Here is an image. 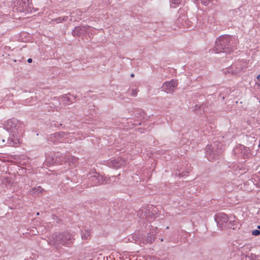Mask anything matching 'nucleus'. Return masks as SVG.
Returning a JSON list of instances; mask_svg holds the SVG:
<instances>
[{
  "instance_id": "obj_18",
  "label": "nucleus",
  "mask_w": 260,
  "mask_h": 260,
  "mask_svg": "<svg viewBox=\"0 0 260 260\" xmlns=\"http://www.w3.org/2000/svg\"><path fill=\"white\" fill-rule=\"evenodd\" d=\"M99 180L100 181V185L107 184L110 183V178L107 176H103L99 174Z\"/></svg>"
},
{
  "instance_id": "obj_33",
  "label": "nucleus",
  "mask_w": 260,
  "mask_h": 260,
  "mask_svg": "<svg viewBox=\"0 0 260 260\" xmlns=\"http://www.w3.org/2000/svg\"><path fill=\"white\" fill-rule=\"evenodd\" d=\"M226 72L230 73H234L233 71H231V69H229L227 70V71L225 72V73H226Z\"/></svg>"
},
{
  "instance_id": "obj_2",
  "label": "nucleus",
  "mask_w": 260,
  "mask_h": 260,
  "mask_svg": "<svg viewBox=\"0 0 260 260\" xmlns=\"http://www.w3.org/2000/svg\"><path fill=\"white\" fill-rule=\"evenodd\" d=\"M75 239L71 233L64 232L54 233L48 238V243L52 246L57 248L60 245L70 246L72 245Z\"/></svg>"
},
{
  "instance_id": "obj_37",
  "label": "nucleus",
  "mask_w": 260,
  "mask_h": 260,
  "mask_svg": "<svg viewBox=\"0 0 260 260\" xmlns=\"http://www.w3.org/2000/svg\"><path fill=\"white\" fill-rule=\"evenodd\" d=\"M130 76H131V77H134L135 76V75H134V73H132V74H131Z\"/></svg>"
},
{
  "instance_id": "obj_8",
  "label": "nucleus",
  "mask_w": 260,
  "mask_h": 260,
  "mask_svg": "<svg viewBox=\"0 0 260 260\" xmlns=\"http://www.w3.org/2000/svg\"><path fill=\"white\" fill-rule=\"evenodd\" d=\"M143 213L148 221L155 219L159 215L157 208L152 205L148 206L144 211H143Z\"/></svg>"
},
{
  "instance_id": "obj_29",
  "label": "nucleus",
  "mask_w": 260,
  "mask_h": 260,
  "mask_svg": "<svg viewBox=\"0 0 260 260\" xmlns=\"http://www.w3.org/2000/svg\"><path fill=\"white\" fill-rule=\"evenodd\" d=\"M180 0H171L172 4L176 6L178 5L180 3Z\"/></svg>"
},
{
  "instance_id": "obj_21",
  "label": "nucleus",
  "mask_w": 260,
  "mask_h": 260,
  "mask_svg": "<svg viewBox=\"0 0 260 260\" xmlns=\"http://www.w3.org/2000/svg\"><path fill=\"white\" fill-rule=\"evenodd\" d=\"M155 240V236L153 233H149L146 237L145 241L147 243H152Z\"/></svg>"
},
{
  "instance_id": "obj_6",
  "label": "nucleus",
  "mask_w": 260,
  "mask_h": 260,
  "mask_svg": "<svg viewBox=\"0 0 260 260\" xmlns=\"http://www.w3.org/2000/svg\"><path fill=\"white\" fill-rule=\"evenodd\" d=\"M177 80L172 79L169 81L164 82L161 86V90L167 93L173 94L178 86Z\"/></svg>"
},
{
  "instance_id": "obj_20",
  "label": "nucleus",
  "mask_w": 260,
  "mask_h": 260,
  "mask_svg": "<svg viewBox=\"0 0 260 260\" xmlns=\"http://www.w3.org/2000/svg\"><path fill=\"white\" fill-rule=\"evenodd\" d=\"M61 99L62 100L63 104L64 106H66L72 103L71 98L68 96L66 94L63 95L61 96Z\"/></svg>"
},
{
  "instance_id": "obj_13",
  "label": "nucleus",
  "mask_w": 260,
  "mask_h": 260,
  "mask_svg": "<svg viewBox=\"0 0 260 260\" xmlns=\"http://www.w3.org/2000/svg\"><path fill=\"white\" fill-rule=\"evenodd\" d=\"M90 28L89 25H81L76 26L72 30V34L74 37H79L81 35H84Z\"/></svg>"
},
{
  "instance_id": "obj_34",
  "label": "nucleus",
  "mask_w": 260,
  "mask_h": 260,
  "mask_svg": "<svg viewBox=\"0 0 260 260\" xmlns=\"http://www.w3.org/2000/svg\"><path fill=\"white\" fill-rule=\"evenodd\" d=\"M32 59H31V58H28V59H27V62H28V63H31V62H32Z\"/></svg>"
},
{
  "instance_id": "obj_9",
  "label": "nucleus",
  "mask_w": 260,
  "mask_h": 260,
  "mask_svg": "<svg viewBox=\"0 0 260 260\" xmlns=\"http://www.w3.org/2000/svg\"><path fill=\"white\" fill-rule=\"evenodd\" d=\"M229 217L224 213L219 214L215 217L217 225L221 229L226 228L227 223H229Z\"/></svg>"
},
{
  "instance_id": "obj_22",
  "label": "nucleus",
  "mask_w": 260,
  "mask_h": 260,
  "mask_svg": "<svg viewBox=\"0 0 260 260\" xmlns=\"http://www.w3.org/2000/svg\"><path fill=\"white\" fill-rule=\"evenodd\" d=\"M65 135H66L65 132H59L58 133H54L51 136H52V137H54L57 140H59L61 138H63L65 136Z\"/></svg>"
},
{
  "instance_id": "obj_4",
  "label": "nucleus",
  "mask_w": 260,
  "mask_h": 260,
  "mask_svg": "<svg viewBox=\"0 0 260 260\" xmlns=\"http://www.w3.org/2000/svg\"><path fill=\"white\" fill-rule=\"evenodd\" d=\"M205 152L209 160L212 161L216 159L222 152L221 145L220 144L216 145L215 143L207 145L205 148Z\"/></svg>"
},
{
  "instance_id": "obj_7",
  "label": "nucleus",
  "mask_w": 260,
  "mask_h": 260,
  "mask_svg": "<svg viewBox=\"0 0 260 260\" xmlns=\"http://www.w3.org/2000/svg\"><path fill=\"white\" fill-rule=\"evenodd\" d=\"M249 150L244 145H240L233 149V153L238 157L245 159L247 158Z\"/></svg>"
},
{
  "instance_id": "obj_40",
  "label": "nucleus",
  "mask_w": 260,
  "mask_h": 260,
  "mask_svg": "<svg viewBox=\"0 0 260 260\" xmlns=\"http://www.w3.org/2000/svg\"><path fill=\"white\" fill-rule=\"evenodd\" d=\"M2 142L4 143L5 142V140L4 139H3Z\"/></svg>"
},
{
  "instance_id": "obj_25",
  "label": "nucleus",
  "mask_w": 260,
  "mask_h": 260,
  "mask_svg": "<svg viewBox=\"0 0 260 260\" xmlns=\"http://www.w3.org/2000/svg\"><path fill=\"white\" fill-rule=\"evenodd\" d=\"M255 180L258 182V184L260 185V171L255 174Z\"/></svg>"
},
{
  "instance_id": "obj_19",
  "label": "nucleus",
  "mask_w": 260,
  "mask_h": 260,
  "mask_svg": "<svg viewBox=\"0 0 260 260\" xmlns=\"http://www.w3.org/2000/svg\"><path fill=\"white\" fill-rule=\"evenodd\" d=\"M237 249L240 250L242 253L246 252L250 250L248 245H242L241 244H239L237 247Z\"/></svg>"
},
{
  "instance_id": "obj_17",
  "label": "nucleus",
  "mask_w": 260,
  "mask_h": 260,
  "mask_svg": "<svg viewBox=\"0 0 260 260\" xmlns=\"http://www.w3.org/2000/svg\"><path fill=\"white\" fill-rule=\"evenodd\" d=\"M236 221L235 220V217L229 218V223H227L225 228L232 229L233 230L237 228Z\"/></svg>"
},
{
  "instance_id": "obj_14",
  "label": "nucleus",
  "mask_w": 260,
  "mask_h": 260,
  "mask_svg": "<svg viewBox=\"0 0 260 260\" xmlns=\"http://www.w3.org/2000/svg\"><path fill=\"white\" fill-rule=\"evenodd\" d=\"M99 174L95 172L93 175L90 176L88 178L90 186H95L100 185V181L99 180Z\"/></svg>"
},
{
  "instance_id": "obj_11",
  "label": "nucleus",
  "mask_w": 260,
  "mask_h": 260,
  "mask_svg": "<svg viewBox=\"0 0 260 260\" xmlns=\"http://www.w3.org/2000/svg\"><path fill=\"white\" fill-rule=\"evenodd\" d=\"M230 168L231 169V171L233 172V173L235 175L238 176H240L241 175L245 173L247 170V169L245 168L241 164H232L231 166H230Z\"/></svg>"
},
{
  "instance_id": "obj_39",
  "label": "nucleus",
  "mask_w": 260,
  "mask_h": 260,
  "mask_svg": "<svg viewBox=\"0 0 260 260\" xmlns=\"http://www.w3.org/2000/svg\"><path fill=\"white\" fill-rule=\"evenodd\" d=\"M37 215H40V213H39V212H37Z\"/></svg>"
},
{
  "instance_id": "obj_1",
  "label": "nucleus",
  "mask_w": 260,
  "mask_h": 260,
  "mask_svg": "<svg viewBox=\"0 0 260 260\" xmlns=\"http://www.w3.org/2000/svg\"><path fill=\"white\" fill-rule=\"evenodd\" d=\"M237 43L236 38L233 36L228 35L220 36L217 38L215 42L216 53L229 54L236 49Z\"/></svg>"
},
{
  "instance_id": "obj_36",
  "label": "nucleus",
  "mask_w": 260,
  "mask_h": 260,
  "mask_svg": "<svg viewBox=\"0 0 260 260\" xmlns=\"http://www.w3.org/2000/svg\"><path fill=\"white\" fill-rule=\"evenodd\" d=\"M257 79L259 81L260 83V74L257 76Z\"/></svg>"
},
{
  "instance_id": "obj_41",
  "label": "nucleus",
  "mask_w": 260,
  "mask_h": 260,
  "mask_svg": "<svg viewBox=\"0 0 260 260\" xmlns=\"http://www.w3.org/2000/svg\"><path fill=\"white\" fill-rule=\"evenodd\" d=\"M194 2H197L198 1H199V0H193Z\"/></svg>"
},
{
  "instance_id": "obj_30",
  "label": "nucleus",
  "mask_w": 260,
  "mask_h": 260,
  "mask_svg": "<svg viewBox=\"0 0 260 260\" xmlns=\"http://www.w3.org/2000/svg\"><path fill=\"white\" fill-rule=\"evenodd\" d=\"M210 0H202L201 3L204 6H207L209 4Z\"/></svg>"
},
{
  "instance_id": "obj_23",
  "label": "nucleus",
  "mask_w": 260,
  "mask_h": 260,
  "mask_svg": "<svg viewBox=\"0 0 260 260\" xmlns=\"http://www.w3.org/2000/svg\"><path fill=\"white\" fill-rule=\"evenodd\" d=\"M68 161H69V164L70 165H71V164H72L73 165H74V164H75L77 162L78 158L75 157L74 156H70L68 158Z\"/></svg>"
},
{
  "instance_id": "obj_5",
  "label": "nucleus",
  "mask_w": 260,
  "mask_h": 260,
  "mask_svg": "<svg viewBox=\"0 0 260 260\" xmlns=\"http://www.w3.org/2000/svg\"><path fill=\"white\" fill-rule=\"evenodd\" d=\"M13 4V11L14 12L26 14L31 12V7L29 0H15Z\"/></svg>"
},
{
  "instance_id": "obj_16",
  "label": "nucleus",
  "mask_w": 260,
  "mask_h": 260,
  "mask_svg": "<svg viewBox=\"0 0 260 260\" xmlns=\"http://www.w3.org/2000/svg\"><path fill=\"white\" fill-rule=\"evenodd\" d=\"M91 230L88 228H85L84 232L81 234V237L82 240H88L91 238Z\"/></svg>"
},
{
  "instance_id": "obj_31",
  "label": "nucleus",
  "mask_w": 260,
  "mask_h": 260,
  "mask_svg": "<svg viewBox=\"0 0 260 260\" xmlns=\"http://www.w3.org/2000/svg\"><path fill=\"white\" fill-rule=\"evenodd\" d=\"M138 90L136 89H132L131 95L132 96H136L137 95Z\"/></svg>"
},
{
  "instance_id": "obj_32",
  "label": "nucleus",
  "mask_w": 260,
  "mask_h": 260,
  "mask_svg": "<svg viewBox=\"0 0 260 260\" xmlns=\"http://www.w3.org/2000/svg\"><path fill=\"white\" fill-rule=\"evenodd\" d=\"M61 156L63 157L62 155L61 154H60L59 153H57L56 155H55V157L57 159L58 157L59 158L60 156Z\"/></svg>"
},
{
  "instance_id": "obj_3",
  "label": "nucleus",
  "mask_w": 260,
  "mask_h": 260,
  "mask_svg": "<svg viewBox=\"0 0 260 260\" xmlns=\"http://www.w3.org/2000/svg\"><path fill=\"white\" fill-rule=\"evenodd\" d=\"M16 121L12 119L8 120L5 124V128L8 131H10L12 134L8 138L7 144H4V146L13 147L19 143V139L16 134Z\"/></svg>"
},
{
  "instance_id": "obj_27",
  "label": "nucleus",
  "mask_w": 260,
  "mask_h": 260,
  "mask_svg": "<svg viewBox=\"0 0 260 260\" xmlns=\"http://www.w3.org/2000/svg\"><path fill=\"white\" fill-rule=\"evenodd\" d=\"M252 234L253 235V236H258L260 235V231H258V230H254L252 231Z\"/></svg>"
},
{
  "instance_id": "obj_28",
  "label": "nucleus",
  "mask_w": 260,
  "mask_h": 260,
  "mask_svg": "<svg viewBox=\"0 0 260 260\" xmlns=\"http://www.w3.org/2000/svg\"><path fill=\"white\" fill-rule=\"evenodd\" d=\"M248 257L251 260H256L257 256L254 254L251 253L250 255L248 256Z\"/></svg>"
},
{
  "instance_id": "obj_24",
  "label": "nucleus",
  "mask_w": 260,
  "mask_h": 260,
  "mask_svg": "<svg viewBox=\"0 0 260 260\" xmlns=\"http://www.w3.org/2000/svg\"><path fill=\"white\" fill-rule=\"evenodd\" d=\"M68 19V16H63V17H58L54 19V21L57 23H60L63 21H67Z\"/></svg>"
},
{
  "instance_id": "obj_15",
  "label": "nucleus",
  "mask_w": 260,
  "mask_h": 260,
  "mask_svg": "<svg viewBox=\"0 0 260 260\" xmlns=\"http://www.w3.org/2000/svg\"><path fill=\"white\" fill-rule=\"evenodd\" d=\"M44 191V189L40 186L37 187L31 188L28 190V193L35 197H39L43 192Z\"/></svg>"
},
{
  "instance_id": "obj_38",
  "label": "nucleus",
  "mask_w": 260,
  "mask_h": 260,
  "mask_svg": "<svg viewBox=\"0 0 260 260\" xmlns=\"http://www.w3.org/2000/svg\"><path fill=\"white\" fill-rule=\"evenodd\" d=\"M179 176H183V175L182 174V173L179 174Z\"/></svg>"
},
{
  "instance_id": "obj_26",
  "label": "nucleus",
  "mask_w": 260,
  "mask_h": 260,
  "mask_svg": "<svg viewBox=\"0 0 260 260\" xmlns=\"http://www.w3.org/2000/svg\"><path fill=\"white\" fill-rule=\"evenodd\" d=\"M53 100V101L55 102L54 103H53L52 104L54 106L58 107L59 105H60V101L58 100V99L57 98H56V97L54 98Z\"/></svg>"
},
{
  "instance_id": "obj_12",
  "label": "nucleus",
  "mask_w": 260,
  "mask_h": 260,
  "mask_svg": "<svg viewBox=\"0 0 260 260\" xmlns=\"http://www.w3.org/2000/svg\"><path fill=\"white\" fill-rule=\"evenodd\" d=\"M258 182L255 180V174L253 175V177L250 179L244 182V188L245 191L250 192L253 190L255 186L260 187Z\"/></svg>"
},
{
  "instance_id": "obj_10",
  "label": "nucleus",
  "mask_w": 260,
  "mask_h": 260,
  "mask_svg": "<svg viewBox=\"0 0 260 260\" xmlns=\"http://www.w3.org/2000/svg\"><path fill=\"white\" fill-rule=\"evenodd\" d=\"M126 163V160L124 158L119 157L109 161L108 165L109 167L117 169L125 165Z\"/></svg>"
},
{
  "instance_id": "obj_35",
  "label": "nucleus",
  "mask_w": 260,
  "mask_h": 260,
  "mask_svg": "<svg viewBox=\"0 0 260 260\" xmlns=\"http://www.w3.org/2000/svg\"><path fill=\"white\" fill-rule=\"evenodd\" d=\"M67 162V160H66V158H64V160H61V161H58V163H62V162Z\"/></svg>"
},
{
  "instance_id": "obj_42",
  "label": "nucleus",
  "mask_w": 260,
  "mask_h": 260,
  "mask_svg": "<svg viewBox=\"0 0 260 260\" xmlns=\"http://www.w3.org/2000/svg\"><path fill=\"white\" fill-rule=\"evenodd\" d=\"M258 86L260 87V83L258 84Z\"/></svg>"
}]
</instances>
